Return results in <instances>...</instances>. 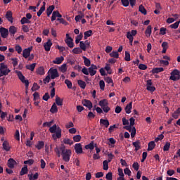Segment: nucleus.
<instances>
[{
    "label": "nucleus",
    "instance_id": "f257e3e1",
    "mask_svg": "<svg viewBox=\"0 0 180 180\" xmlns=\"http://www.w3.org/2000/svg\"><path fill=\"white\" fill-rule=\"evenodd\" d=\"M60 151L61 152L63 161L69 162L72 154L71 150L65 149V145L62 144L60 147Z\"/></svg>",
    "mask_w": 180,
    "mask_h": 180
},
{
    "label": "nucleus",
    "instance_id": "f03ea898",
    "mask_svg": "<svg viewBox=\"0 0 180 180\" xmlns=\"http://www.w3.org/2000/svg\"><path fill=\"white\" fill-rule=\"evenodd\" d=\"M50 133L53 134L52 137L53 140H57V139H61V128L60 127H57V124H53L52 127L49 128ZM55 133V134H54Z\"/></svg>",
    "mask_w": 180,
    "mask_h": 180
},
{
    "label": "nucleus",
    "instance_id": "7ed1b4c3",
    "mask_svg": "<svg viewBox=\"0 0 180 180\" xmlns=\"http://www.w3.org/2000/svg\"><path fill=\"white\" fill-rule=\"evenodd\" d=\"M9 72H11V70L8 68V65H5L4 63H0V77L8 75Z\"/></svg>",
    "mask_w": 180,
    "mask_h": 180
},
{
    "label": "nucleus",
    "instance_id": "20e7f679",
    "mask_svg": "<svg viewBox=\"0 0 180 180\" xmlns=\"http://www.w3.org/2000/svg\"><path fill=\"white\" fill-rule=\"evenodd\" d=\"M180 79V71L178 69L173 70L170 73V81H179Z\"/></svg>",
    "mask_w": 180,
    "mask_h": 180
},
{
    "label": "nucleus",
    "instance_id": "39448f33",
    "mask_svg": "<svg viewBox=\"0 0 180 180\" xmlns=\"http://www.w3.org/2000/svg\"><path fill=\"white\" fill-rule=\"evenodd\" d=\"M15 73L21 82L25 84V88L27 89V88H29V80L26 79V77H25L22 72L16 70Z\"/></svg>",
    "mask_w": 180,
    "mask_h": 180
},
{
    "label": "nucleus",
    "instance_id": "423d86ee",
    "mask_svg": "<svg viewBox=\"0 0 180 180\" xmlns=\"http://www.w3.org/2000/svg\"><path fill=\"white\" fill-rule=\"evenodd\" d=\"M0 34L3 39H6L9 36V30L4 27H0Z\"/></svg>",
    "mask_w": 180,
    "mask_h": 180
},
{
    "label": "nucleus",
    "instance_id": "0eeeda50",
    "mask_svg": "<svg viewBox=\"0 0 180 180\" xmlns=\"http://www.w3.org/2000/svg\"><path fill=\"white\" fill-rule=\"evenodd\" d=\"M49 73L51 79H56V78H58V77H60V75H58V71L57 70V69H50Z\"/></svg>",
    "mask_w": 180,
    "mask_h": 180
},
{
    "label": "nucleus",
    "instance_id": "6e6552de",
    "mask_svg": "<svg viewBox=\"0 0 180 180\" xmlns=\"http://www.w3.org/2000/svg\"><path fill=\"white\" fill-rule=\"evenodd\" d=\"M82 103L83 106H85L86 108H87L89 110H91V109H92L93 108L92 102H91V101L89 100L84 99L82 101Z\"/></svg>",
    "mask_w": 180,
    "mask_h": 180
},
{
    "label": "nucleus",
    "instance_id": "1a4fd4ad",
    "mask_svg": "<svg viewBox=\"0 0 180 180\" xmlns=\"http://www.w3.org/2000/svg\"><path fill=\"white\" fill-rule=\"evenodd\" d=\"M88 70L91 77H94V75L96 74V70H98V67L92 64L91 65V67L88 68Z\"/></svg>",
    "mask_w": 180,
    "mask_h": 180
},
{
    "label": "nucleus",
    "instance_id": "9d476101",
    "mask_svg": "<svg viewBox=\"0 0 180 180\" xmlns=\"http://www.w3.org/2000/svg\"><path fill=\"white\" fill-rule=\"evenodd\" d=\"M132 146L135 148L134 151L137 153L139 150H141V142L140 140H137L135 142L132 143Z\"/></svg>",
    "mask_w": 180,
    "mask_h": 180
},
{
    "label": "nucleus",
    "instance_id": "9b49d317",
    "mask_svg": "<svg viewBox=\"0 0 180 180\" xmlns=\"http://www.w3.org/2000/svg\"><path fill=\"white\" fill-rule=\"evenodd\" d=\"M16 33H18V27L13 25L10 26L8 28V34L13 37L15 34H16Z\"/></svg>",
    "mask_w": 180,
    "mask_h": 180
},
{
    "label": "nucleus",
    "instance_id": "f8f14e48",
    "mask_svg": "<svg viewBox=\"0 0 180 180\" xmlns=\"http://www.w3.org/2000/svg\"><path fill=\"white\" fill-rule=\"evenodd\" d=\"M75 151L76 154H82V153H84L82 150V145H81V143H76L75 145Z\"/></svg>",
    "mask_w": 180,
    "mask_h": 180
},
{
    "label": "nucleus",
    "instance_id": "ddd939ff",
    "mask_svg": "<svg viewBox=\"0 0 180 180\" xmlns=\"http://www.w3.org/2000/svg\"><path fill=\"white\" fill-rule=\"evenodd\" d=\"M57 18H63V15L60 14L58 11H53L52 13V17L51 18V22H54Z\"/></svg>",
    "mask_w": 180,
    "mask_h": 180
},
{
    "label": "nucleus",
    "instance_id": "4468645a",
    "mask_svg": "<svg viewBox=\"0 0 180 180\" xmlns=\"http://www.w3.org/2000/svg\"><path fill=\"white\" fill-rule=\"evenodd\" d=\"M53 46V42L51 40L49 39L46 43L44 44V47L45 49V51H50L51 46Z\"/></svg>",
    "mask_w": 180,
    "mask_h": 180
},
{
    "label": "nucleus",
    "instance_id": "2eb2a0df",
    "mask_svg": "<svg viewBox=\"0 0 180 180\" xmlns=\"http://www.w3.org/2000/svg\"><path fill=\"white\" fill-rule=\"evenodd\" d=\"M30 51H32V48H27L22 51V57L24 58H28L29 56H30Z\"/></svg>",
    "mask_w": 180,
    "mask_h": 180
},
{
    "label": "nucleus",
    "instance_id": "dca6fc26",
    "mask_svg": "<svg viewBox=\"0 0 180 180\" xmlns=\"http://www.w3.org/2000/svg\"><path fill=\"white\" fill-rule=\"evenodd\" d=\"M12 11H8L6 13V19L11 23H13V17L12 16Z\"/></svg>",
    "mask_w": 180,
    "mask_h": 180
},
{
    "label": "nucleus",
    "instance_id": "f3484780",
    "mask_svg": "<svg viewBox=\"0 0 180 180\" xmlns=\"http://www.w3.org/2000/svg\"><path fill=\"white\" fill-rule=\"evenodd\" d=\"M8 168H15V165H16V161L13 160V158H10L8 160V164H7Z\"/></svg>",
    "mask_w": 180,
    "mask_h": 180
},
{
    "label": "nucleus",
    "instance_id": "a211bd4d",
    "mask_svg": "<svg viewBox=\"0 0 180 180\" xmlns=\"http://www.w3.org/2000/svg\"><path fill=\"white\" fill-rule=\"evenodd\" d=\"M132 108H133V103L131 102H130L125 107L126 113H127V115H130V113H131V109Z\"/></svg>",
    "mask_w": 180,
    "mask_h": 180
},
{
    "label": "nucleus",
    "instance_id": "6ab92c4d",
    "mask_svg": "<svg viewBox=\"0 0 180 180\" xmlns=\"http://www.w3.org/2000/svg\"><path fill=\"white\" fill-rule=\"evenodd\" d=\"M74 40L71 37H68L65 40V43H66L67 46H68V47H70V49H72V47H74V42H72Z\"/></svg>",
    "mask_w": 180,
    "mask_h": 180
},
{
    "label": "nucleus",
    "instance_id": "aec40b11",
    "mask_svg": "<svg viewBox=\"0 0 180 180\" xmlns=\"http://www.w3.org/2000/svg\"><path fill=\"white\" fill-rule=\"evenodd\" d=\"M100 124H101V126H105V127H106V129H108L109 127V124H110L109 123V120H105V119H101Z\"/></svg>",
    "mask_w": 180,
    "mask_h": 180
},
{
    "label": "nucleus",
    "instance_id": "412c9836",
    "mask_svg": "<svg viewBox=\"0 0 180 180\" xmlns=\"http://www.w3.org/2000/svg\"><path fill=\"white\" fill-rule=\"evenodd\" d=\"M99 106H101V108H105V106H108L109 105V102L108 101L107 99H103L101 100L98 103Z\"/></svg>",
    "mask_w": 180,
    "mask_h": 180
},
{
    "label": "nucleus",
    "instance_id": "4be33fe9",
    "mask_svg": "<svg viewBox=\"0 0 180 180\" xmlns=\"http://www.w3.org/2000/svg\"><path fill=\"white\" fill-rule=\"evenodd\" d=\"M162 53L165 54V53H167V50H168V42L167 41L162 42Z\"/></svg>",
    "mask_w": 180,
    "mask_h": 180
},
{
    "label": "nucleus",
    "instance_id": "5701e85b",
    "mask_svg": "<svg viewBox=\"0 0 180 180\" xmlns=\"http://www.w3.org/2000/svg\"><path fill=\"white\" fill-rule=\"evenodd\" d=\"M64 61V57L60 56L56 58L54 60H53V64H61Z\"/></svg>",
    "mask_w": 180,
    "mask_h": 180
},
{
    "label": "nucleus",
    "instance_id": "b1692460",
    "mask_svg": "<svg viewBox=\"0 0 180 180\" xmlns=\"http://www.w3.org/2000/svg\"><path fill=\"white\" fill-rule=\"evenodd\" d=\"M155 147V142H154V141L149 142L148 145V151H153Z\"/></svg>",
    "mask_w": 180,
    "mask_h": 180
},
{
    "label": "nucleus",
    "instance_id": "393cba45",
    "mask_svg": "<svg viewBox=\"0 0 180 180\" xmlns=\"http://www.w3.org/2000/svg\"><path fill=\"white\" fill-rule=\"evenodd\" d=\"M3 148L5 151H9L11 150V146H9V142L7 141H4L3 143Z\"/></svg>",
    "mask_w": 180,
    "mask_h": 180
},
{
    "label": "nucleus",
    "instance_id": "a878e982",
    "mask_svg": "<svg viewBox=\"0 0 180 180\" xmlns=\"http://www.w3.org/2000/svg\"><path fill=\"white\" fill-rule=\"evenodd\" d=\"M77 84L79 86L82 88V89H85V88L86 87V83L84 82V80H82V79L78 80Z\"/></svg>",
    "mask_w": 180,
    "mask_h": 180
},
{
    "label": "nucleus",
    "instance_id": "bb28decb",
    "mask_svg": "<svg viewBox=\"0 0 180 180\" xmlns=\"http://www.w3.org/2000/svg\"><path fill=\"white\" fill-rule=\"evenodd\" d=\"M50 112L51 113H57L58 112V108H57V105L56 104V103H54L51 109H50Z\"/></svg>",
    "mask_w": 180,
    "mask_h": 180
},
{
    "label": "nucleus",
    "instance_id": "cd10ccee",
    "mask_svg": "<svg viewBox=\"0 0 180 180\" xmlns=\"http://www.w3.org/2000/svg\"><path fill=\"white\" fill-rule=\"evenodd\" d=\"M37 150H41V148H44V141H38V143L35 146Z\"/></svg>",
    "mask_w": 180,
    "mask_h": 180
},
{
    "label": "nucleus",
    "instance_id": "c85d7f7f",
    "mask_svg": "<svg viewBox=\"0 0 180 180\" xmlns=\"http://www.w3.org/2000/svg\"><path fill=\"white\" fill-rule=\"evenodd\" d=\"M55 6H50L47 9H46V15L47 16H50L51 13H53V11H54Z\"/></svg>",
    "mask_w": 180,
    "mask_h": 180
},
{
    "label": "nucleus",
    "instance_id": "c756f323",
    "mask_svg": "<svg viewBox=\"0 0 180 180\" xmlns=\"http://www.w3.org/2000/svg\"><path fill=\"white\" fill-rule=\"evenodd\" d=\"M83 60H84V65H86V67L91 66V60H89L86 56H83Z\"/></svg>",
    "mask_w": 180,
    "mask_h": 180
},
{
    "label": "nucleus",
    "instance_id": "7c9ffc66",
    "mask_svg": "<svg viewBox=\"0 0 180 180\" xmlns=\"http://www.w3.org/2000/svg\"><path fill=\"white\" fill-rule=\"evenodd\" d=\"M20 23H21V25H25L26 23L30 24V23H32V22L29 19H27L26 17H23L20 20Z\"/></svg>",
    "mask_w": 180,
    "mask_h": 180
},
{
    "label": "nucleus",
    "instance_id": "2f4dec72",
    "mask_svg": "<svg viewBox=\"0 0 180 180\" xmlns=\"http://www.w3.org/2000/svg\"><path fill=\"white\" fill-rule=\"evenodd\" d=\"M28 178L30 180H36L38 179L39 178V173H35L34 175L33 174H28Z\"/></svg>",
    "mask_w": 180,
    "mask_h": 180
},
{
    "label": "nucleus",
    "instance_id": "473e14b6",
    "mask_svg": "<svg viewBox=\"0 0 180 180\" xmlns=\"http://www.w3.org/2000/svg\"><path fill=\"white\" fill-rule=\"evenodd\" d=\"M139 11L143 15H147V10H146V8H144L143 5H140L139 6Z\"/></svg>",
    "mask_w": 180,
    "mask_h": 180
},
{
    "label": "nucleus",
    "instance_id": "72a5a7b5",
    "mask_svg": "<svg viewBox=\"0 0 180 180\" xmlns=\"http://www.w3.org/2000/svg\"><path fill=\"white\" fill-rule=\"evenodd\" d=\"M146 37H150L151 36V25H148L145 31Z\"/></svg>",
    "mask_w": 180,
    "mask_h": 180
},
{
    "label": "nucleus",
    "instance_id": "f704fd0d",
    "mask_svg": "<svg viewBox=\"0 0 180 180\" xmlns=\"http://www.w3.org/2000/svg\"><path fill=\"white\" fill-rule=\"evenodd\" d=\"M104 81H105L107 84H112L111 86H114L113 79H112V77H106L104 78Z\"/></svg>",
    "mask_w": 180,
    "mask_h": 180
},
{
    "label": "nucleus",
    "instance_id": "c9c22d12",
    "mask_svg": "<svg viewBox=\"0 0 180 180\" xmlns=\"http://www.w3.org/2000/svg\"><path fill=\"white\" fill-rule=\"evenodd\" d=\"M37 74H38V75H44V68H38V69L37 70Z\"/></svg>",
    "mask_w": 180,
    "mask_h": 180
},
{
    "label": "nucleus",
    "instance_id": "e433bc0d",
    "mask_svg": "<svg viewBox=\"0 0 180 180\" xmlns=\"http://www.w3.org/2000/svg\"><path fill=\"white\" fill-rule=\"evenodd\" d=\"M56 103L58 106H63V100L58 96L56 97Z\"/></svg>",
    "mask_w": 180,
    "mask_h": 180
},
{
    "label": "nucleus",
    "instance_id": "4c0bfd02",
    "mask_svg": "<svg viewBox=\"0 0 180 180\" xmlns=\"http://www.w3.org/2000/svg\"><path fill=\"white\" fill-rule=\"evenodd\" d=\"M27 166H25L21 169V171L20 172V175L22 176V175H26L27 174Z\"/></svg>",
    "mask_w": 180,
    "mask_h": 180
},
{
    "label": "nucleus",
    "instance_id": "58836bf2",
    "mask_svg": "<svg viewBox=\"0 0 180 180\" xmlns=\"http://www.w3.org/2000/svg\"><path fill=\"white\" fill-rule=\"evenodd\" d=\"M34 68H36V63H32L31 65H27L26 69L30 70V71H34Z\"/></svg>",
    "mask_w": 180,
    "mask_h": 180
},
{
    "label": "nucleus",
    "instance_id": "ea45409f",
    "mask_svg": "<svg viewBox=\"0 0 180 180\" xmlns=\"http://www.w3.org/2000/svg\"><path fill=\"white\" fill-rule=\"evenodd\" d=\"M110 57H112V58H119V52L113 51L110 53Z\"/></svg>",
    "mask_w": 180,
    "mask_h": 180
},
{
    "label": "nucleus",
    "instance_id": "a19ab883",
    "mask_svg": "<svg viewBox=\"0 0 180 180\" xmlns=\"http://www.w3.org/2000/svg\"><path fill=\"white\" fill-rule=\"evenodd\" d=\"M93 34L92 30H89L84 32V39L86 40L88 37H91V35Z\"/></svg>",
    "mask_w": 180,
    "mask_h": 180
},
{
    "label": "nucleus",
    "instance_id": "79ce46f5",
    "mask_svg": "<svg viewBox=\"0 0 180 180\" xmlns=\"http://www.w3.org/2000/svg\"><path fill=\"white\" fill-rule=\"evenodd\" d=\"M82 37H84V34H82V33H80L79 35L76 37V39H75L76 44H78V43H79V41L82 40Z\"/></svg>",
    "mask_w": 180,
    "mask_h": 180
},
{
    "label": "nucleus",
    "instance_id": "37998d69",
    "mask_svg": "<svg viewBox=\"0 0 180 180\" xmlns=\"http://www.w3.org/2000/svg\"><path fill=\"white\" fill-rule=\"evenodd\" d=\"M86 150H94L95 146H94V141H91L89 144L85 146Z\"/></svg>",
    "mask_w": 180,
    "mask_h": 180
},
{
    "label": "nucleus",
    "instance_id": "c03bdc74",
    "mask_svg": "<svg viewBox=\"0 0 180 180\" xmlns=\"http://www.w3.org/2000/svg\"><path fill=\"white\" fill-rule=\"evenodd\" d=\"M79 47H80L79 49L81 50H83V51H86V45H85V43H84L83 41H81L79 42Z\"/></svg>",
    "mask_w": 180,
    "mask_h": 180
},
{
    "label": "nucleus",
    "instance_id": "a18cd8bd",
    "mask_svg": "<svg viewBox=\"0 0 180 180\" xmlns=\"http://www.w3.org/2000/svg\"><path fill=\"white\" fill-rule=\"evenodd\" d=\"M63 143H64V144H68L69 146H72V144H74V141H72L70 139H63Z\"/></svg>",
    "mask_w": 180,
    "mask_h": 180
},
{
    "label": "nucleus",
    "instance_id": "49530a36",
    "mask_svg": "<svg viewBox=\"0 0 180 180\" xmlns=\"http://www.w3.org/2000/svg\"><path fill=\"white\" fill-rule=\"evenodd\" d=\"M103 165L104 171H108L109 169V163L108 162V160H104L103 162Z\"/></svg>",
    "mask_w": 180,
    "mask_h": 180
},
{
    "label": "nucleus",
    "instance_id": "de8ad7c7",
    "mask_svg": "<svg viewBox=\"0 0 180 180\" xmlns=\"http://www.w3.org/2000/svg\"><path fill=\"white\" fill-rule=\"evenodd\" d=\"M67 61H68V63L70 64V65H74V64H75V59L72 57H69Z\"/></svg>",
    "mask_w": 180,
    "mask_h": 180
},
{
    "label": "nucleus",
    "instance_id": "09e8293b",
    "mask_svg": "<svg viewBox=\"0 0 180 180\" xmlns=\"http://www.w3.org/2000/svg\"><path fill=\"white\" fill-rule=\"evenodd\" d=\"M72 51L74 54H79V53H82V50L81 49H79V47L74 48Z\"/></svg>",
    "mask_w": 180,
    "mask_h": 180
},
{
    "label": "nucleus",
    "instance_id": "8fccbe9b",
    "mask_svg": "<svg viewBox=\"0 0 180 180\" xmlns=\"http://www.w3.org/2000/svg\"><path fill=\"white\" fill-rule=\"evenodd\" d=\"M67 69H68V68H67V64L63 63V64L61 65V67L60 68V71L61 72H67Z\"/></svg>",
    "mask_w": 180,
    "mask_h": 180
},
{
    "label": "nucleus",
    "instance_id": "3c124183",
    "mask_svg": "<svg viewBox=\"0 0 180 180\" xmlns=\"http://www.w3.org/2000/svg\"><path fill=\"white\" fill-rule=\"evenodd\" d=\"M179 23H180V21H177L174 24L170 25L169 27H171V29H178V27L179 26Z\"/></svg>",
    "mask_w": 180,
    "mask_h": 180
},
{
    "label": "nucleus",
    "instance_id": "603ef678",
    "mask_svg": "<svg viewBox=\"0 0 180 180\" xmlns=\"http://www.w3.org/2000/svg\"><path fill=\"white\" fill-rule=\"evenodd\" d=\"M65 84L67 85V86L69 89H72V83L71 82V81H70L68 79H65Z\"/></svg>",
    "mask_w": 180,
    "mask_h": 180
},
{
    "label": "nucleus",
    "instance_id": "864d4df0",
    "mask_svg": "<svg viewBox=\"0 0 180 180\" xmlns=\"http://www.w3.org/2000/svg\"><path fill=\"white\" fill-rule=\"evenodd\" d=\"M81 139H82L81 135H76V136H73V140L75 143H78V142L81 141Z\"/></svg>",
    "mask_w": 180,
    "mask_h": 180
},
{
    "label": "nucleus",
    "instance_id": "5fc2aeb1",
    "mask_svg": "<svg viewBox=\"0 0 180 180\" xmlns=\"http://www.w3.org/2000/svg\"><path fill=\"white\" fill-rule=\"evenodd\" d=\"M31 89L32 91H39V89H40V87L39 84H37V83H34Z\"/></svg>",
    "mask_w": 180,
    "mask_h": 180
},
{
    "label": "nucleus",
    "instance_id": "6e6d98bb",
    "mask_svg": "<svg viewBox=\"0 0 180 180\" xmlns=\"http://www.w3.org/2000/svg\"><path fill=\"white\" fill-rule=\"evenodd\" d=\"M132 168H134L135 171H139V169L140 168V165H139V162H135L132 165Z\"/></svg>",
    "mask_w": 180,
    "mask_h": 180
},
{
    "label": "nucleus",
    "instance_id": "4d7b16f0",
    "mask_svg": "<svg viewBox=\"0 0 180 180\" xmlns=\"http://www.w3.org/2000/svg\"><path fill=\"white\" fill-rule=\"evenodd\" d=\"M46 11V7L44 6H41L39 9V11L37 12V16L40 17L41 16V14L43 13V12Z\"/></svg>",
    "mask_w": 180,
    "mask_h": 180
},
{
    "label": "nucleus",
    "instance_id": "13d9d810",
    "mask_svg": "<svg viewBox=\"0 0 180 180\" xmlns=\"http://www.w3.org/2000/svg\"><path fill=\"white\" fill-rule=\"evenodd\" d=\"M22 30L24 32V33H28L30 29H29V25H23L22 26Z\"/></svg>",
    "mask_w": 180,
    "mask_h": 180
},
{
    "label": "nucleus",
    "instance_id": "bf43d9fd",
    "mask_svg": "<svg viewBox=\"0 0 180 180\" xmlns=\"http://www.w3.org/2000/svg\"><path fill=\"white\" fill-rule=\"evenodd\" d=\"M169 147H171V143L169 142H167L163 147V150L168 151L169 150Z\"/></svg>",
    "mask_w": 180,
    "mask_h": 180
},
{
    "label": "nucleus",
    "instance_id": "052dcab7",
    "mask_svg": "<svg viewBox=\"0 0 180 180\" xmlns=\"http://www.w3.org/2000/svg\"><path fill=\"white\" fill-rule=\"evenodd\" d=\"M124 174H125V175H128V176H131V171L130 170V169L127 167L124 169Z\"/></svg>",
    "mask_w": 180,
    "mask_h": 180
},
{
    "label": "nucleus",
    "instance_id": "680f3d73",
    "mask_svg": "<svg viewBox=\"0 0 180 180\" xmlns=\"http://www.w3.org/2000/svg\"><path fill=\"white\" fill-rule=\"evenodd\" d=\"M15 51H17V53L18 54H20V53H22V46H21L15 45Z\"/></svg>",
    "mask_w": 180,
    "mask_h": 180
},
{
    "label": "nucleus",
    "instance_id": "e2e57ef3",
    "mask_svg": "<svg viewBox=\"0 0 180 180\" xmlns=\"http://www.w3.org/2000/svg\"><path fill=\"white\" fill-rule=\"evenodd\" d=\"M99 85H100V89H101V91H104L105 90V82L103 80H100Z\"/></svg>",
    "mask_w": 180,
    "mask_h": 180
},
{
    "label": "nucleus",
    "instance_id": "0e129e2a",
    "mask_svg": "<svg viewBox=\"0 0 180 180\" xmlns=\"http://www.w3.org/2000/svg\"><path fill=\"white\" fill-rule=\"evenodd\" d=\"M101 109H103V111L104 112V113H108V112L110 110V107L108 105L101 108Z\"/></svg>",
    "mask_w": 180,
    "mask_h": 180
},
{
    "label": "nucleus",
    "instance_id": "69168bd1",
    "mask_svg": "<svg viewBox=\"0 0 180 180\" xmlns=\"http://www.w3.org/2000/svg\"><path fill=\"white\" fill-rule=\"evenodd\" d=\"M33 96H34V101H39V99H40V94H39L38 92H34L33 94Z\"/></svg>",
    "mask_w": 180,
    "mask_h": 180
},
{
    "label": "nucleus",
    "instance_id": "338daca9",
    "mask_svg": "<svg viewBox=\"0 0 180 180\" xmlns=\"http://www.w3.org/2000/svg\"><path fill=\"white\" fill-rule=\"evenodd\" d=\"M124 60L125 61H130V53L129 51H125Z\"/></svg>",
    "mask_w": 180,
    "mask_h": 180
},
{
    "label": "nucleus",
    "instance_id": "774afa93",
    "mask_svg": "<svg viewBox=\"0 0 180 180\" xmlns=\"http://www.w3.org/2000/svg\"><path fill=\"white\" fill-rule=\"evenodd\" d=\"M121 2L123 6H124L125 8H127V6H129V0H121Z\"/></svg>",
    "mask_w": 180,
    "mask_h": 180
}]
</instances>
